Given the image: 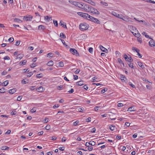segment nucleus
I'll return each instance as SVG.
<instances>
[{
    "label": "nucleus",
    "instance_id": "f704fd0d",
    "mask_svg": "<svg viewBox=\"0 0 155 155\" xmlns=\"http://www.w3.org/2000/svg\"><path fill=\"white\" fill-rule=\"evenodd\" d=\"M124 58L125 60L126 61H127V59H128V58H129L128 56L125 54H124Z\"/></svg>",
    "mask_w": 155,
    "mask_h": 155
},
{
    "label": "nucleus",
    "instance_id": "0e129e2a",
    "mask_svg": "<svg viewBox=\"0 0 155 155\" xmlns=\"http://www.w3.org/2000/svg\"><path fill=\"white\" fill-rule=\"evenodd\" d=\"M91 117H89L88 118L86 119V121L87 122H90L91 121Z\"/></svg>",
    "mask_w": 155,
    "mask_h": 155
},
{
    "label": "nucleus",
    "instance_id": "a211bd4d",
    "mask_svg": "<svg viewBox=\"0 0 155 155\" xmlns=\"http://www.w3.org/2000/svg\"><path fill=\"white\" fill-rule=\"evenodd\" d=\"M27 62V61L26 60H24L23 61H21L19 62V64L20 65H25Z\"/></svg>",
    "mask_w": 155,
    "mask_h": 155
},
{
    "label": "nucleus",
    "instance_id": "aec40b11",
    "mask_svg": "<svg viewBox=\"0 0 155 155\" xmlns=\"http://www.w3.org/2000/svg\"><path fill=\"white\" fill-rule=\"evenodd\" d=\"M77 83H78V85L79 86H82L84 84V82L83 81H80Z\"/></svg>",
    "mask_w": 155,
    "mask_h": 155
},
{
    "label": "nucleus",
    "instance_id": "c756f323",
    "mask_svg": "<svg viewBox=\"0 0 155 155\" xmlns=\"http://www.w3.org/2000/svg\"><path fill=\"white\" fill-rule=\"evenodd\" d=\"M133 61V59L130 56L129 57L128 59H127V61H128L129 63L132 62Z\"/></svg>",
    "mask_w": 155,
    "mask_h": 155
},
{
    "label": "nucleus",
    "instance_id": "3c124183",
    "mask_svg": "<svg viewBox=\"0 0 155 155\" xmlns=\"http://www.w3.org/2000/svg\"><path fill=\"white\" fill-rule=\"evenodd\" d=\"M63 88V86L62 85H60L58 87L57 89L58 90L62 89Z\"/></svg>",
    "mask_w": 155,
    "mask_h": 155
},
{
    "label": "nucleus",
    "instance_id": "0eeeda50",
    "mask_svg": "<svg viewBox=\"0 0 155 155\" xmlns=\"http://www.w3.org/2000/svg\"><path fill=\"white\" fill-rule=\"evenodd\" d=\"M70 51L71 53L74 54L76 53L77 54L78 53L77 51L74 48H70Z\"/></svg>",
    "mask_w": 155,
    "mask_h": 155
},
{
    "label": "nucleus",
    "instance_id": "cd10ccee",
    "mask_svg": "<svg viewBox=\"0 0 155 155\" xmlns=\"http://www.w3.org/2000/svg\"><path fill=\"white\" fill-rule=\"evenodd\" d=\"M60 37L61 38L63 39H64L66 38L65 35L63 33H60Z\"/></svg>",
    "mask_w": 155,
    "mask_h": 155
},
{
    "label": "nucleus",
    "instance_id": "13d9d810",
    "mask_svg": "<svg viewBox=\"0 0 155 155\" xmlns=\"http://www.w3.org/2000/svg\"><path fill=\"white\" fill-rule=\"evenodd\" d=\"M74 92V90L73 89L71 88V90L69 91H68V92L69 94H71L73 93Z\"/></svg>",
    "mask_w": 155,
    "mask_h": 155
},
{
    "label": "nucleus",
    "instance_id": "9b49d317",
    "mask_svg": "<svg viewBox=\"0 0 155 155\" xmlns=\"http://www.w3.org/2000/svg\"><path fill=\"white\" fill-rule=\"evenodd\" d=\"M120 79H121V80L123 81H124H124H126L127 80V79L125 77V76H123L122 74H121L120 75Z\"/></svg>",
    "mask_w": 155,
    "mask_h": 155
},
{
    "label": "nucleus",
    "instance_id": "9d476101",
    "mask_svg": "<svg viewBox=\"0 0 155 155\" xmlns=\"http://www.w3.org/2000/svg\"><path fill=\"white\" fill-rule=\"evenodd\" d=\"M120 19H122L123 20L125 21H129V19L128 17H125L123 16V17H120Z\"/></svg>",
    "mask_w": 155,
    "mask_h": 155
},
{
    "label": "nucleus",
    "instance_id": "473e14b6",
    "mask_svg": "<svg viewBox=\"0 0 155 155\" xmlns=\"http://www.w3.org/2000/svg\"><path fill=\"white\" fill-rule=\"evenodd\" d=\"M33 74V73L32 72H30L28 74L27 76L28 77H30Z\"/></svg>",
    "mask_w": 155,
    "mask_h": 155
},
{
    "label": "nucleus",
    "instance_id": "6e6552de",
    "mask_svg": "<svg viewBox=\"0 0 155 155\" xmlns=\"http://www.w3.org/2000/svg\"><path fill=\"white\" fill-rule=\"evenodd\" d=\"M59 25L62 26V27L64 28H67V27L66 25V23H64V24H63V22L62 21H61L59 23Z\"/></svg>",
    "mask_w": 155,
    "mask_h": 155
},
{
    "label": "nucleus",
    "instance_id": "393cba45",
    "mask_svg": "<svg viewBox=\"0 0 155 155\" xmlns=\"http://www.w3.org/2000/svg\"><path fill=\"white\" fill-rule=\"evenodd\" d=\"M21 82L22 84H25L28 83V80L26 79H24L21 81Z\"/></svg>",
    "mask_w": 155,
    "mask_h": 155
},
{
    "label": "nucleus",
    "instance_id": "6ab92c4d",
    "mask_svg": "<svg viewBox=\"0 0 155 155\" xmlns=\"http://www.w3.org/2000/svg\"><path fill=\"white\" fill-rule=\"evenodd\" d=\"M137 64L138 65L142 68H144V66L143 65L142 63L140 62H137Z\"/></svg>",
    "mask_w": 155,
    "mask_h": 155
},
{
    "label": "nucleus",
    "instance_id": "2f4dec72",
    "mask_svg": "<svg viewBox=\"0 0 155 155\" xmlns=\"http://www.w3.org/2000/svg\"><path fill=\"white\" fill-rule=\"evenodd\" d=\"M59 66L60 67H63L64 66V63L62 61H61L59 63Z\"/></svg>",
    "mask_w": 155,
    "mask_h": 155
},
{
    "label": "nucleus",
    "instance_id": "b1692460",
    "mask_svg": "<svg viewBox=\"0 0 155 155\" xmlns=\"http://www.w3.org/2000/svg\"><path fill=\"white\" fill-rule=\"evenodd\" d=\"M127 110L128 111H135V110H134V108L132 107L129 108Z\"/></svg>",
    "mask_w": 155,
    "mask_h": 155
},
{
    "label": "nucleus",
    "instance_id": "f03ea898",
    "mask_svg": "<svg viewBox=\"0 0 155 155\" xmlns=\"http://www.w3.org/2000/svg\"><path fill=\"white\" fill-rule=\"evenodd\" d=\"M88 5H86V8L87 7L89 12L93 14L97 15H99L100 14V12L97 11V9L94 7H92L91 6H87Z\"/></svg>",
    "mask_w": 155,
    "mask_h": 155
},
{
    "label": "nucleus",
    "instance_id": "ddd939ff",
    "mask_svg": "<svg viewBox=\"0 0 155 155\" xmlns=\"http://www.w3.org/2000/svg\"><path fill=\"white\" fill-rule=\"evenodd\" d=\"M48 66H52L54 64V62L52 61L48 62L46 64Z\"/></svg>",
    "mask_w": 155,
    "mask_h": 155
},
{
    "label": "nucleus",
    "instance_id": "f3484780",
    "mask_svg": "<svg viewBox=\"0 0 155 155\" xmlns=\"http://www.w3.org/2000/svg\"><path fill=\"white\" fill-rule=\"evenodd\" d=\"M23 57V54H19L17 55L16 56V59H21Z\"/></svg>",
    "mask_w": 155,
    "mask_h": 155
},
{
    "label": "nucleus",
    "instance_id": "49530a36",
    "mask_svg": "<svg viewBox=\"0 0 155 155\" xmlns=\"http://www.w3.org/2000/svg\"><path fill=\"white\" fill-rule=\"evenodd\" d=\"M60 40H61L62 43L64 45H65L66 46V47L67 48H68V46L66 45L65 44V41H64V40H62L61 39H60Z\"/></svg>",
    "mask_w": 155,
    "mask_h": 155
},
{
    "label": "nucleus",
    "instance_id": "09e8293b",
    "mask_svg": "<svg viewBox=\"0 0 155 155\" xmlns=\"http://www.w3.org/2000/svg\"><path fill=\"white\" fill-rule=\"evenodd\" d=\"M14 38H10L8 39V41L10 42H12L14 41Z\"/></svg>",
    "mask_w": 155,
    "mask_h": 155
},
{
    "label": "nucleus",
    "instance_id": "20e7f679",
    "mask_svg": "<svg viewBox=\"0 0 155 155\" xmlns=\"http://www.w3.org/2000/svg\"><path fill=\"white\" fill-rule=\"evenodd\" d=\"M32 18V16L31 15H28L24 16L23 19L26 21H31Z\"/></svg>",
    "mask_w": 155,
    "mask_h": 155
},
{
    "label": "nucleus",
    "instance_id": "bb28decb",
    "mask_svg": "<svg viewBox=\"0 0 155 155\" xmlns=\"http://www.w3.org/2000/svg\"><path fill=\"white\" fill-rule=\"evenodd\" d=\"M5 92V89L4 87H2L0 89V93H4Z\"/></svg>",
    "mask_w": 155,
    "mask_h": 155
},
{
    "label": "nucleus",
    "instance_id": "338daca9",
    "mask_svg": "<svg viewBox=\"0 0 155 155\" xmlns=\"http://www.w3.org/2000/svg\"><path fill=\"white\" fill-rule=\"evenodd\" d=\"M35 87V86H32L30 87V89L31 90L33 91V90H34L35 89H36Z\"/></svg>",
    "mask_w": 155,
    "mask_h": 155
},
{
    "label": "nucleus",
    "instance_id": "5701e85b",
    "mask_svg": "<svg viewBox=\"0 0 155 155\" xmlns=\"http://www.w3.org/2000/svg\"><path fill=\"white\" fill-rule=\"evenodd\" d=\"M101 5L105 6H107L108 5V4L107 2L103 1H101Z\"/></svg>",
    "mask_w": 155,
    "mask_h": 155
},
{
    "label": "nucleus",
    "instance_id": "603ef678",
    "mask_svg": "<svg viewBox=\"0 0 155 155\" xmlns=\"http://www.w3.org/2000/svg\"><path fill=\"white\" fill-rule=\"evenodd\" d=\"M50 128V126L49 125H47L45 127V129L47 130H49Z\"/></svg>",
    "mask_w": 155,
    "mask_h": 155
},
{
    "label": "nucleus",
    "instance_id": "680f3d73",
    "mask_svg": "<svg viewBox=\"0 0 155 155\" xmlns=\"http://www.w3.org/2000/svg\"><path fill=\"white\" fill-rule=\"evenodd\" d=\"M107 91V89H106L105 88L103 89L101 91V93H104L105 91Z\"/></svg>",
    "mask_w": 155,
    "mask_h": 155
},
{
    "label": "nucleus",
    "instance_id": "1a4fd4ad",
    "mask_svg": "<svg viewBox=\"0 0 155 155\" xmlns=\"http://www.w3.org/2000/svg\"><path fill=\"white\" fill-rule=\"evenodd\" d=\"M100 48L101 50L103 52H106V51H107V50L105 48L103 47L101 45H100Z\"/></svg>",
    "mask_w": 155,
    "mask_h": 155
},
{
    "label": "nucleus",
    "instance_id": "de8ad7c7",
    "mask_svg": "<svg viewBox=\"0 0 155 155\" xmlns=\"http://www.w3.org/2000/svg\"><path fill=\"white\" fill-rule=\"evenodd\" d=\"M137 40L140 43H142V40L140 38H138L137 39Z\"/></svg>",
    "mask_w": 155,
    "mask_h": 155
},
{
    "label": "nucleus",
    "instance_id": "69168bd1",
    "mask_svg": "<svg viewBox=\"0 0 155 155\" xmlns=\"http://www.w3.org/2000/svg\"><path fill=\"white\" fill-rule=\"evenodd\" d=\"M123 104L121 103H119L117 104V106L118 107H121L123 106Z\"/></svg>",
    "mask_w": 155,
    "mask_h": 155
},
{
    "label": "nucleus",
    "instance_id": "4468645a",
    "mask_svg": "<svg viewBox=\"0 0 155 155\" xmlns=\"http://www.w3.org/2000/svg\"><path fill=\"white\" fill-rule=\"evenodd\" d=\"M69 2L71 3L73 5H74L75 6H77L78 5V2L74 1H70Z\"/></svg>",
    "mask_w": 155,
    "mask_h": 155
},
{
    "label": "nucleus",
    "instance_id": "7ed1b4c3",
    "mask_svg": "<svg viewBox=\"0 0 155 155\" xmlns=\"http://www.w3.org/2000/svg\"><path fill=\"white\" fill-rule=\"evenodd\" d=\"M89 25L84 23L81 24L79 25L80 29L81 31L87 29Z\"/></svg>",
    "mask_w": 155,
    "mask_h": 155
},
{
    "label": "nucleus",
    "instance_id": "72a5a7b5",
    "mask_svg": "<svg viewBox=\"0 0 155 155\" xmlns=\"http://www.w3.org/2000/svg\"><path fill=\"white\" fill-rule=\"evenodd\" d=\"M53 54L52 53H49L47 54V57H52L53 56Z\"/></svg>",
    "mask_w": 155,
    "mask_h": 155
},
{
    "label": "nucleus",
    "instance_id": "f8f14e48",
    "mask_svg": "<svg viewBox=\"0 0 155 155\" xmlns=\"http://www.w3.org/2000/svg\"><path fill=\"white\" fill-rule=\"evenodd\" d=\"M16 91L15 88H13L12 89H10L9 90V93L11 94H12L15 93Z\"/></svg>",
    "mask_w": 155,
    "mask_h": 155
},
{
    "label": "nucleus",
    "instance_id": "412c9836",
    "mask_svg": "<svg viewBox=\"0 0 155 155\" xmlns=\"http://www.w3.org/2000/svg\"><path fill=\"white\" fill-rule=\"evenodd\" d=\"M142 34L143 35L145 36V37H146V38H150V39H151L150 37L148 35H147V34L145 32H143L142 33Z\"/></svg>",
    "mask_w": 155,
    "mask_h": 155
},
{
    "label": "nucleus",
    "instance_id": "f257e3e1",
    "mask_svg": "<svg viewBox=\"0 0 155 155\" xmlns=\"http://www.w3.org/2000/svg\"><path fill=\"white\" fill-rule=\"evenodd\" d=\"M82 17L97 24H100L101 23L100 21L97 18L93 17L87 13H84Z\"/></svg>",
    "mask_w": 155,
    "mask_h": 155
},
{
    "label": "nucleus",
    "instance_id": "a878e982",
    "mask_svg": "<svg viewBox=\"0 0 155 155\" xmlns=\"http://www.w3.org/2000/svg\"><path fill=\"white\" fill-rule=\"evenodd\" d=\"M118 61V62L120 64H122L123 66H124V63H123V62L122 60L120 58H118L117 59Z\"/></svg>",
    "mask_w": 155,
    "mask_h": 155
},
{
    "label": "nucleus",
    "instance_id": "4be33fe9",
    "mask_svg": "<svg viewBox=\"0 0 155 155\" xmlns=\"http://www.w3.org/2000/svg\"><path fill=\"white\" fill-rule=\"evenodd\" d=\"M115 127V126L114 125H111L109 127V129H110V130L112 131L114 130Z\"/></svg>",
    "mask_w": 155,
    "mask_h": 155
},
{
    "label": "nucleus",
    "instance_id": "c03bdc74",
    "mask_svg": "<svg viewBox=\"0 0 155 155\" xmlns=\"http://www.w3.org/2000/svg\"><path fill=\"white\" fill-rule=\"evenodd\" d=\"M129 84L130 86H131L133 88H135V86L133 84H132V83L131 82H129Z\"/></svg>",
    "mask_w": 155,
    "mask_h": 155
},
{
    "label": "nucleus",
    "instance_id": "c85d7f7f",
    "mask_svg": "<svg viewBox=\"0 0 155 155\" xmlns=\"http://www.w3.org/2000/svg\"><path fill=\"white\" fill-rule=\"evenodd\" d=\"M129 67L131 68H134V67L133 66V64L131 62H129L128 64Z\"/></svg>",
    "mask_w": 155,
    "mask_h": 155
},
{
    "label": "nucleus",
    "instance_id": "a19ab883",
    "mask_svg": "<svg viewBox=\"0 0 155 155\" xmlns=\"http://www.w3.org/2000/svg\"><path fill=\"white\" fill-rule=\"evenodd\" d=\"M84 109L83 108H79L78 109V110L79 112H82L83 111V110Z\"/></svg>",
    "mask_w": 155,
    "mask_h": 155
},
{
    "label": "nucleus",
    "instance_id": "6e6d98bb",
    "mask_svg": "<svg viewBox=\"0 0 155 155\" xmlns=\"http://www.w3.org/2000/svg\"><path fill=\"white\" fill-rule=\"evenodd\" d=\"M53 152L52 151H51L47 152V155H52L53 154Z\"/></svg>",
    "mask_w": 155,
    "mask_h": 155
},
{
    "label": "nucleus",
    "instance_id": "7c9ffc66",
    "mask_svg": "<svg viewBox=\"0 0 155 155\" xmlns=\"http://www.w3.org/2000/svg\"><path fill=\"white\" fill-rule=\"evenodd\" d=\"M90 144L92 146H94L95 144V142L92 141H90L89 142Z\"/></svg>",
    "mask_w": 155,
    "mask_h": 155
},
{
    "label": "nucleus",
    "instance_id": "8fccbe9b",
    "mask_svg": "<svg viewBox=\"0 0 155 155\" xmlns=\"http://www.w3.org/2000/svg\"><path fill=\"white\" fill-rule=\"evenodd\" d=\"M80 69H77L74 72V73L75 74H78L79 72H80Z\"/></svg>",
    "mask_w": 155,
    "mask_h": 155
},
{
    "label": "nucleus",
    "instance_id": "4c0bfd02",
    "mask_svg": "<svg viewBox=\"0 0 155 155\" xmlns=\"http://www.w3.org/2000/svg\"><path fill=\"white\" fill-rule=\"evenodd\" d=\"M78 5L77 6V7H78L79 8H83V5L79 3V2H78Z\"/></svg>",
    "mask_w": 155,
    "mask_h": 155
},
{
    "label": "nucleus",
    "instance_id": "864d4df0",
    "mask_svg": "<svg viewBox=\"0 0 155 155\" xmlns=\"http://www.w3.org/2000/svg\"><path fill=\"white\" fill-rule=\"evenodd\" d=\"M89 51L90 53H92L93 52V48H90L89 49Z\"/></svg>",
    "mask_w": 155,
    "mask_h": 155
},
{
    "label": "nucleus",
    "instance_id": "37998d69",
    "mask_svg": "<svg viewBox=\"0 0 155 155\" xmlns=\"http://www.w3.org/2000/svg\"><path fill=\"white\" fill-rule=\"evenodd\" d=\"M31 112L32 113H34L36 112V108L35 107H34L33 108H32L31 110Z\"/></svg>",
    "mask_w": 155,
    "mask_h": 155
},
{
    "label": "nucleus",
    "instance_id": "5fc2aeb1",
    "mask_svg": "<svg viewBox=\"0 0 155 155\" xmlns=\"http://www.w3.org/2000/svg\"><path fill=\"white\" fill-rule=\"evenodd\" d=\"M23 71L24 73H25L26 72H28L29 71V69L28 68L27 69H23Z\"/></svg>",
    "mask_w": 155,
    "mask_h": 155
},
{
    "label": "nucleus",
    "instance_id": "bf43d9fd",
    "mask_svg": "<svg viewBox=\"0 0 155 155\" xmlns=\"http://www.w3.org/2000/svg\"><path fill=\"white\" fill-rule=\"evenodd\" d=\"M4 59L5 60H9L10 59V58L8 56H6L4 57Z\"/></svg>",
    "mask_w": 155,
    "mask_h": 155
},
{
    "label": "nucleus",
    "instance_id": "a18cd8bd",
    "mask_svg": "<svg viewBox=\"0 0 155 155\" xmlns=\"http://www.w3.org/2000/svg\"><path fill=\"white\" fill-rule=\"evenodd\" d=\"M14 21L15 22H19V21H20L21 22H22V21L20 19H18V18H15L14 19Z\"/></svg>",
    "mask_w": 155,
    "mask_h": 155
},
{
    "label": "nucleus",
    "instance_id": "79ce46f5",
    "mask_svg": "<svg viewBox=\"0 0 155 155\" xmlns=\"http://www.w3.org/2000/svg\"><path fill=\"white\" fill-rule=\"evenodd\" d=\"M53 23L56 26H58V23L57 21L53 20Z\"/></svg>",
    "mask_w": 155,
    "mask_h": 155
},
{
    "label": "nucleus",
    "instance_id": "39448f33",
    "mask_svg": "<svg viewBox=\"0 0 155 155\" xmlns=\"http://www.w3.org/2000/svg\"><path fill=\"white\" fill-rule=\"evenodd\" d=\"M150 39L151 40L149 42V45L151 47H154L155 46V41L152 39L151 38Z\"/></svg>",
    "mask_w": 155,
    "mask_h": 155
},
{
    "label": "nucleus",
    "instance_id": "e2e57ef3",
    "mask_svg": "<svg viewBox=\"0 0 155 155\" xmlns=\"http://www.w3.org/2000/svg\"><path fill=\"white\" fill-rule=\"evenodd\" d=\"M96 131L95 128L94 127L92 129L91 132L92 133H95Z\"/></svg>",
    "mask_w": 155,
    "mask_h": 155
},
{
    "label": "nucleus",
    "instance_id": "dca6fc26",
    "mask_svg": "<svg viewBox=\"0 0 155 155\" xmlns=\"http://www.w3.org/2000/svg\"><path fill=\"white\" fill-rule=\"evenodd\" d=\"M44 18L45 20H47L48 21H49L50 20H51V17H49L48 16H45Z\"/></svg>",
    "mask_w": 155,
    "mask_h": 155
},
{
    "label": "nucleus",
    "instance_id": "423d86ee",
    "mask_svg": "<svg viewBox=\"0 0 155 155\" xmlns=\"http://www.w3.org/2000/svg\"><path fill=\"white\" fill-rule=\"evenodd\" d=\"M112 14L114 15V16L118 18H120V17L122 18L123 17V15H120L119 14H118L117 13H116V12H112Z\"/></svg>",
    "mask_w": 155,
    "mask_h": 155
},
{
    "label": "nucleus",
    "instance_id": "4d7b16f0",
    "mask_svg": "<svg viewBox=\"0 0 155 155\" xmlns=\"http://www.w3.org/2000/svg\"><path fill=\"white\" fill-rule=\"evenodd\" d=\"M7 73V72L5 71H3V72L2 73V74L3 75H6Z\"/></svg>",
    "mask_w": 155,
    "mask_h": 155
},
{
    "label": "nucleus",
    "instance_id": "ea45409f",
    "mask_svg": "<svg viewBox=\"0 0 155 155\" xmlns=\"http://www.w3.org/2000/svg\"><path fill=\"white\" fill-rule=\"evenodd\" d=\"M84 13L79 12L77 13V14L79 16H80L82 17V16H83Z\"/></svg>",
    "mask_w": 155,
    "mask_h": 155
},
{
    "label": "nucleus",
    "instance_id": "2eb2a0df",
    "mask_svg": "<svg viewBox=\"0 0 155 155\" xmlns=\"http://www.w3.org/2000/svg\"><path fill=\"white\" fill-rule=\"evenodd\" d=\"M45 29V26L43 25H40L38 26V30H44Z\"/></svg>",
    "mask_w": 155,
    "mask_h": 155
},
{
    "label": "nucleus",
    "instance_id": "774afa93",
    "mask_svg": "<svg viewBox=\"0 0 155 155\" xmlns=\"http://www.w3.org/2000/svg\"><path fill=\"white\" fill-rule=\"evenodd\" d=\"M11 113L12 115H15L16 114V111H12L11 112Z\"/></svg>",
    "mask_w": 155,
    "mask_h": 155
},
{
    "label": "nucleus",
    "instance_id": "58836bf2",
    "mask_svg": "<svg viewBox=\"0 0 155 155\" xmlns=\"http://www.w3.org/2000/svg\"><path fill=\"white\" fill-rule=\"evenodd\" d=\"M79 123V121L77 120L73 123V125L76 126Z\"/></svg>",
    "mask_w": 155,
    "mask_h": 155
},
{
    "label": "nucleus",
    "instance_id": "c9c22d12",
    "mask_svg": "<svg viewBox=\"0 0 155 155\" xmlns=\"http://www.w3.org/2000/svg\"><path fill=\"white\" fill-rule=\"evenodd\" d=\"M37 66V64L36 63H33L30 65V67L31 68H34Z\"/></svg>",
    "mask_w": 155,
    "mask_h": 155
},
{
    "label": "nucleus",
    "instance_id": "052dcab7",
    "mask_svg": "<svg viewBox=\"0 0 155 155\" xmlns=\"http://www.w3.org/2000/svg\"><path fill=\"white\" fill-rule=\"evenodd\" d=\"M93 149V147L91 146H89L88 147V150L89 151H91Z\"/></svg>",
    "mask_w": 155,
    "mask_h": 155
},
{
    "label": "nucleus",
    "instance_id": "e433bc0d",
    "mask_svg": "<svg viewBox=\"0 0 155 155\" xmlns=\"http://www.w3.org/2000/svg\"><path fill=\"white\" fill-rule=\"evenodd\" d=\"M3 83L4 84V86H5L8 84V81H6L4 82Z\"/></svg>",
    "mask_w": 155,
    "mask_h": 155
}]
</instances>
